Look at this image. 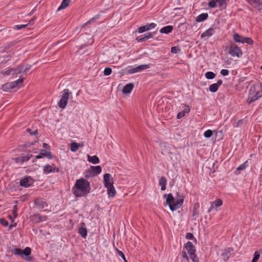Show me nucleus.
<instances>
[{
  "instance_id": "obj_1",
  "label": "nucleus",
  "mask_w": 262,
  "mask_h": 262,
  "mask_svg": "<svg viewBox=\"0 0 262 262\" xmlns=\"http://www.w3.org/2000/svg\"><path fill=\"white\" fill-rule=\"evenodd\" d=\"M90 183L86 180L81 178L77 180L72 188V192L77 198L86 196L91 191Z\"/></svg>"
},
{
  "instance_id": "obj_2",
  "label": "nucleus",
  "mask_w": 262,
  "mask_h": 262,
  "mask_svg": "<svg viewBox=\"0 0 262 262\" xmlns=\"http://www.w3.org/2000/svg\"><path fill=\"white\" fill-rule=\"evenodd\" d=\"M164 198L166 199V204L169 206L172 211L180 208L184 202L183 196L178 195L177 198L175 199L171 193L165 194Z\"/></svg>"
},
{
  "instance_id": "obj_3",
  "label": "nucleus",
  "mask_w": 262,
  "mask_h": 262,
  "mask_svg": "<svg viewBox=\"0 0 262 262\" xmlns=\"http://www.w3.org/2000/svg\"><path fill=\"white\" fill-rule=\"evenodd\" d=\"M261 97H262V86L258 83L255 84L250 89L247 101L249 103H251Z\"/></svg>"
},
{
  "instance_id": "obj_4",
  "label": "nucleus",
  "mask_w": 262,
  "mask_h": 262,
  "mask_svg": "<svg viewBox=\"0 0 262 262\" xmlns=\"http://www.w3.org/2000/svg\"><path fill=\"white\" fill-rule=\"evenodd\" d=\"M185 248L186 249L187 253L190 256V260L192 262H199V258L195 254V249L192 243L190 242H188Z\"/></svg>"
},
{
  "instance_id": "obj_5",
  "label": "nucleus",
  "mask_w": 262,
  "mask_h": 262,
  "mask_svg": "<svg viewBox=\"0 0 262 262\" xmlns=\"http://www.w3.org/2000/svg\"><path fill=\"white\" fill-rule=\"evenodd\" d=\"M229 54L232 57H237L239 58L243 55L242 50L236 44L231 43L228 47Z\"/></svg>"
},
{
  "instance_id": "obj_6",
  "label": "nucleus",
  "mask_w": 262,
  "mask_h": 262,
  "mask_svg": "<svg viewBox=\"0 0 262 262\" xmlns=\"http://www.w3.org/2000/svg\"><path fill=\"white\" fill-rule=\"evenodd\" d=\"M70 94H72V93L70 92L68 89L63 90L61 97L58 103L60 108L64 109L66 107Z\"/></svg>"
},
{
  "instance_id": "obj_7",
  "label": "nucleus",
  "mask_w": 262,
  "mask_h": 262,
  "mask_svg": "<svg viewBox=\"0 0 262 262\" xmlns=\"http://www.w3.org/2000/svg\"><path fill=\"white\" fill-rule=\"evenodd\" d=\"M102 170L100 166H91L90 169L88 170L85 177L88 178L90 177H94L101 173Z\"/></svg>"
},
{
  "instance_id": "obj_8",
  "label": "nucleus",
  "mask_w": 262,
  "mask_h": 262,
  "mask_svg": "<svg viewBox=\"0 0 262 262\" xmlns=\"http://www.w3.org/2000/svg\"><path fill=\"white\" fill-rule=\"evenodd\" d=\"M31 252V249L29 247H26L23 251L19 248H16L13 251V253L15 255H24L25 256H29Z\"/></svg>"
},
{
  "instance_id": "obj_9",
  "label": "nucleus",
  "mask_w": 262,
  "mask_h": 262,
  "mask_svg": "<svg viewBox=\"0 0 262 262\" xmlns=\"http://www.w3.org/2000/svg\"><path fill=\"white\" fill-rule=\"evenodd\" d=\"M103 181L104 186L107 188L113 186L114 181L111 174L105 173L103 176Z\"/></svg>"
},
{
  "instance_id": "obj_10",
  "label": "nucleus",
  "mask_w": 262,
  "mask_h": 262,
  "mask_svg": "<svg viewBox=\"0 0 262 262\" xmlns=\"http://www.w3.org/2000/svg\"><path fill=\"white\" fill-rule=\"evenodd\" d=\"M33 179L30 177H26L20 180L19 184L21 186L28 187L33 184Z\"/></svg>"
},
{
  "instance_id": "obj_11",
  "label": "nucleus",
  "mask_w": 262,
  "mask_h": 262,
  "mask_svg": "<svg viewBox=\"0 0 262 262\" xmlns=\"http://www.w3.org/2000/svg\"><path fill=\"white\" fill-rule=\"evenodd\" d=\"M56 171L57 172H59V168H56L54 165H50L49 164H47L43 167V172L45 174H48L50 172H53Z\"/></svg>"
},
{
  "instance_id": "obj_12",
  "label": "nucleus",
  "mask_w": 262,
  "mask_h": 262,
  "mask_svg": "<svg viewBox=\"0 0 262 262\" xmlns=\"http://www.w3.org/2000/svg\"><path fill=\"white\" fill-rule=\"evenodd\" d=\"M32 157V155L28 154L27 156L14 158L13 160L17 163L22 164L25 162L29 161Z\"/></svg>"
},
{
  "instance_id": "obj_13",
  "label": "nucleus",
  "mask_w": 262,
  "mask_h": 262,
  "mask_svg": "<svg viewBox=\"0 0 262 262\" xmlns=\"http://www.w3.org/2000/svg\"><path fill=\"white\" fill-rule=\"evenodd\" d=\"M200 205L199 203H195L193 206L192 211V217L194 220H196L199 216Z\"/></svg>"
},
{
  "instance_id": "obj_14",
  "label": "nucleus",
  "mask_w": 262,
  "mask_h": 262,
  "mask_svg": "<svg viewBox=\"0 0 262 262\" xmlns=\"http://www.w3.org/2000/svg\"><path fill=\"white\" fill-rule=\"evenodd\" d=\"M248 3L257 9L258 10H261L262 9V3L260 0H247Z\"/></svg>"
},
{
  "instance_id": "obj_15",
  "label": "nucleus",
  "mask_w": 262,
  "mask_h": 262,
  "mask_svg": "<svg viewBox=\"0 0 262 262\" xmlns=\"http://www.w3.org/2000/svg\"><path fill=\"white\" fill-rule=\"evenodd\" d=\"M233 251V249L231 248H228L224 250L223 253L221 254V256L224 262L228 260L231 255V252Z\"/></svg>"
},
{
  "instance_id": "obj_16",
  "label": "nucleus",
  "mask_w": 262,
  "mask_h": 262,
  "mask_svg": "<svg viewBox=\"0 0 262 262\" xmlns=\"http://www.w3.org/2000/svg\"><path fill=\"white\" fill-rule=\"evenodd\" d=\"M43 157H47L49 159H51L52 158V156L51 152L46 151L45 150L41 149L40 150V153L35 156L36 159H41Z\"/></svg>"
},
{
  "instance_id": "obj_17",
  "label": "nucleus",
  "mask_w": 262,
  "mask_h": 262,
  "mask_svg": "<svg viewBox=\"0 0 262 262\" xmlns=\"http://www.w3.org/2000/svg\"><path fill=\"white\" fill-rule=\"evenodd\" d=\"M223 81L222 80H219L216 83L212 84L210 85L209 88V91L213 93L216 92L218 90L219 86L221 85Z\"/></svg>"
},
{
  "instance_id": "obj_18",
  "label": "nucleus",
  "mask_w": 262,
  "mask_h": 262,
  "mask_svg": "<svg viewBox=\"0 0 262 262\" xmlns=\"http://www.w3.org/2000/svg\"><path fill=\"white\" fill-rule=\"evenodd\" d=\"M35 205L39 209H44L47 206V204L42 199H37L35 201Z\"/></svg>"
},
{
  "instance_id": "obj_19",
  "label": "nucleus",
  "mask_w": 262,
  "mask_h": 262,
  "mask_svg": "<svg viewBox=\"0 0 262 262\" xmlns=\"http://www.w3.org/2000/svg\"><path fill=\"white\" fill-rule=\"evenodd\" d=\"M78 232L82 237H85L86 236L88 231L84 223H81V226L79 228Z\"/></svg>"
},
{
  "instance_id": "obj_20",
  "label": "nucleus",
  "mask_w": 262,
  "mask_h": 262,
  "mask_svg": "<svg viewBox=\"0 0 262 262\" xmlns=\"http://www.w3.org/2000/svg\"><path fill=\"white\" fill-rule=\"evenodd\" d=\"M134 84L132 83H129L125 85L122 89V92L123 94H127L130 93L134 88Z\"/></svg>"
},
{
  "instance_id": "obj_21",
  "label": "nucleus",
  "mask_w": 262,
  "mask_h": 262,
  "mask_svg": "<svg viewBox=\"0 0 262 262\" xmlns=\"http://www.w3.org/2000/svg\"><path fill=\"white\" fill-rule=\"evenodd\" d=\"M152 37L151 33H147L143 35H141L137 37L136 40L138 42H143Z\"/></svg>"
},
{
  "instance_id": "obj_22",
  "label": "nucleus",
  "mask_w": 262,
  "mask_h": 262,
  "mask_svg": "<svg viewBox=\"0 0 262 262\" xmlns=\"http://www.w3.org/2000/svg\"><path fill=\"white\" fill-rule=\"evenodd\" d=\"M214 32V30L212 28H209L208 30H207L206 31H205L204 33H203L201 35V38H209V37L211 36Z\"/></svg>"
},
{
  "instance_id": "obj_23",
  "label": "nucleus",
  "mask_w": 262,
  "mask_h": 262,
  "mask_svg": "<svg viewBox=\"0 0 262 262\" xmlns=\"http://www.w3.org/2000/svg\"><path fill=\"white\" fill-rule=\"evenodd\" d=\"M23 79L24 78L20 77V78L18 80L13 82H10L9 85L11 86L12 89L16 88L17 86H19V85L22 84Z\"/></svg>"
},
{
  "instance_id": "obj_24",
  "label": "nucleus",
  "mask_w": 262,
  "mask_h": 262,
  "mask_svg": "<svg viewBox=\"0 0 262 262\" xmlns=\"http://www.w3.org/2000/svg\"><path fill=\"white\" fill-rule=\"evenodd\" d=\"M88 161L94 164H98L99 163V159L97 156H91L88 155Z\"/></svg>"
},
{
  "instance_id": "obj_25",
  "label": "nucleus",
  "mask_w": 262,
  "mask_h": 262,
  "mask_svg": "<svg viewBox=\"0 0 262 262\" xmlns=\"http://www.w3.org/2000/svg\"><path fill=\"white\" fill-rule=\"evenodd\" d=\"M173 30V27L172 26H167L162 28L160 32L161 33L168 34L172 32Z\"/></svg>"
},
{
  "instance_id": "obj_26",
  "label": "nucleus",
  "mask_w": 262,
  "mask_h": 262,
  "mask_svg": "<svg viewBox=\"0 0 262 262\" xmlns=\"http://www.w3.org/2000/svg\"><path fill=\"white\" fill-rule=\"evenodd\" d=\"M208 13H202L196 17L195 20L197 22H202V21L205 20V19H206L208 18Z\"/></svg>"
},
{
  "instance_id": "obj_27",
  "label": "nucleus",
  "mask_w": 262,
  "mask_h": 262,
  "mask_svg": "<svg viewBox=\"0 0 262 262\" xmlns=\"http://www.w3.org/2000/svg\"><path fill=\"white\" fill-rule=\"evenodd\" d=\"M233 38L234 40L236 42L242 43L245 37L239 35L238 33H236L234 34V35L233 36Z\"/></svg>"
},
{
  "instance_id": "obj_28",
  "label": "nucleus",
  "mask_w": 262,
  "mask_h": 262,
  "mask_svg": "<svg viewBox=\"0 0 262 262\" xmlns=\"http://www.w3.org/2000/svg\"><path fill=\"white\" fill-rule=\"evenodd\" d=\"M107 189L109 197H114L116 195V191L114 186L107 187Z\"/></svg>"
},
{
  "instance_id": "obj_29",
  "label": "nucleus",
  "mask_w": 262,
  "mask_h": 262,
  "mask_svg": "<svg viewBox=\"0 0 262 262\" xmlns=\"http://www.w3.org/2000/svg\"><path fill=\"white\" fill-rule=\"evenodd\" d=\"M167 184L166 179L164 177H162L159 180V185L161 186V190H165Z\"/></svg>"
},
{
  "instance_id": "obj_30",
  "label": "nucleus",
  "mask_w": 262,
  "mask_h": 262,
  "mask_svg": "<svg viewBox=\"0 0 262 262\" xmlns=\"http://www.w3.org/2000/svg\"><path fill=\"white\" fill-rule=\"evenodd\" d=\"M181 257L183 258V259L181 260V262H192L190 259H189L186 251L184 250H183L182 251Z\"/></svg>"
},
{
  "instance_id": "obj_31",
  "label": "nucleus",
  "mask_w": 262,
  "mask_h": 262,
  "mask_svg": "<svg viewBox=\"0 0 262 262\" xmlns=\"http://www.w3.org/2000/svg\"><path fill=\"white\" fill-rule=\"evenodd\" d=\"M70 3V0H63L60 6L58 7V10H60L63 9H65L68 6Z\"/></svg>"
},
{
  "instance_id": "obj_32",
  "label": "nucleus",
  "mask_w": 262,
  "mask_h": 262,
  "mask_svg": "<svg viewBox=\"0 0 262 262\" xmlns=\"http://www.w3.org/2000/svg\"><path fill=\"white\" fill-rule=\"evenodd\" d=\"M13 68L5 69L1 71V73L3 75H13Z\"/></svg>"
},
{
  "instance_id": "obj_33",
  "label": "nucleus",
  "mask_w": 262,
  "mask_h": 262,
  "mask_svg": "<svg viewBox=\"0 0 262 262\" xmlns=\"http://www.w3.org/2000/svg\"><path fill=\"white\" fill-rule=\"evenodd\" d=\"M35 18H32L30 21L29 23L28 24L26 25H16L15 26L14 28L16 30H20L24 28H25L26 26H27L28 25H32L34 23V20Z\"/></svg>"
},
{
  "instance_id": "obj_34",
  "label": "nucleus",
  "mask_w": 262,
  "mask_h": 262,
  "mask_svg": "<svg viewBox=\"0 0 262 262\" xmlns=\"http://www.w3.org/2000/svg\"><path fill=\"white\" fill-rule=\"evenodd\" d=\"M80 147V143L73 142L71 143V150L73 152H76Z\"/></svg>"
},
{
  "instance_id": "obj_35",
  "label": "nucleus",
  "mask_w": 262,
  "mask_h": 262,
  "mask_svg": "<svg viewBox=\"0 0 262 262\" xmlns=\"http://www.w3.org/2000/svg\"><path fill=\"white\" fill-rule=\"evenodd\" d=\"M164 150L167 154H172V152H171V148H174V146L171 145H170L168 143H165L164 145Z\"/></svg>"
},
{
  "instance_id": "obj_36",
  "label": "nucleus",
  "mask_w": 262,
  "mask_h": 262,
  "mask_svg": "<svg viewBox=\"0 0 262 262\" xmlns=\"http://www.w3.org/2000/svg\"><path fill=\"white\" fill-rule=\"evenodd\" d=\"M148 68H149V64H142L136 67L137 72H141Z\"/></svg>"
},
{
  "instance_id": "obj_37",
  "label": "nucleus",
  "mask_w": 262,
  "mask_h": 262,
  "mask_svg": "<svg viewBox=\"0 0 262 262\" xmlns=\"http://www.w3.org/2000/svg\"><path fill=\"white\" fill-rule=\"evenodd\" d=\"M18 68L22 73L28 71L30 69L31 66L21 64L18 66Z\"/></svg>"
},
{
  "instance_id": "obj_38",
  "label": "nucleus",
  "mask_w": 262,
  "mask_h": 262,
  "mask_svg": "<svg viewBox=\"0 0 262 262\" xmlns=\"http://www.w3.org/2000/svg\"><path fill=\"white\" fill-rule=\"evenodd\" d=\"M205 77L208 79H213L215 77V74L212 72H207L205 73Z\"/></svg>"
},
{
  "instance_id": "obj_39",
  "label": "nucleus",
  "mask_w": 262,
  "mask_h": 262,
  "mask_svg": "<svg viewBox=\"0 0 262 262\" xmlns=\"http://www.w3.org/2000/svg\"><path fill=\"white\" fill-rule=\"evenodd\" d=\"M247 43L248 45H252L253 44V40L249 37H245L242 43Z\"/></svg>"
},
{
  "instance_id": "obj_40",
  "label": "nucleus",
  "mask_w": 262,
  "mask_h": 262,
  "mask_svg": "<svg viewBox=\"0 0 262 262\" xmlns=\"http://www.w3.org/2000/svg\"><path fill=\"white\" fill-rule=\"evenodd\" d=\"M212 134H213L212 130L208 129L205 132V133H204V136L206 138H208L211 137L212 136Z\"/></svg>"
},
{
  "instance_id": "obj_41",
  "label": "nucleus",
  "mask_w": 262,
  "mask_h": 262,
  "mask_svg": "<svg viewBox=\"0 0 262 262\" xmlns=\"http://www.w3.org/2000/svg\"><path fill=\"white\" fill-rule=\"evenodd\" d=\"M260 256L259 252L255 251L252 262H257Z\"/></svg>"
},
{
  "instance_id": "obj_42",
  "label": "nucleus",
  "mask_w": 262,
  "mask_h": 262,
  "mask_svg": "<svg viewBox=\"0 0 262 262\" xmlns=\"http://www.w3.org/2000/svg\"><path fill=\"white\" fill-rule=\"evenodd\" d=\"M10 83H6L2 86V89L4 91H9L10 90L12 89L11 86L9 85Z\"/></svg>"
},
{
  "instance_id": "obj_43",
  "label": "nucleus",
  "mask_w": 262,
  "mask_h": 262,
  "mask_svg": "<svg viewBox=\"0 0 262 262\" xmlns=\"http://www.w3.org/2000/svg\"><path fill=\"white\" fill-rule=\"evenodd\" d=\"M112 72V69L111 68L107 67L105 68L103 73L105 76H108L111 74Z\"/></svg>"
},
{
  "instance_id": "obj_44",
  "label": "nucleus",
  "mask_w": 262,
  "mask_h": 262,
  "mask_svg": "<svg viewBox=\"0 0 262 262\" xmlns=\"http://www.w3.org/2000/svg\"><path fill=\"white\" fill-rule=\"evenodd\" d=\"M216 0H210L208 3V6L210 8H215L216 6Z\"/></svg>"
},
{
  "instance_id": "obj_45",
  "label": "nucleus",
  "mask_w": 262,
  "mask_h": 262,
  "mask_svg": "<svg viewBox=\"0 0 262 262\" xmlns=\"http://www.w3.org/2000/svg\"><path fill=\"white\" fill-rule=\"evenodd\" d=\"M217 3L219 4L220 7H226V0H216Z\"/></svg>"
},
{
  "instance_id": "obj_46",
  "label": "nucleus",
  "mask_w": 262,
  "mask_h": 262,
  "mask_svg": "<svg viewBox=\"0 0 262 262\" xmlns=\"http://www.w3.org/2000/svg\"><path fill=\"white\" fill-rule=\"evenodd\" d=\"M247 166V162H245L244 163H243V164L239 165L237 168V170H244L245 169V168Z\"/></svg>"
},
{
  "instance_id": "obj_47",
  "label": "nucleus",
  "mask_w": 262,
  "mask_h": 262,
  "mask_svg": "<svg viewBox=\"0 0 262 262\" xmlns=\"http://www.w3.org/2000/svg\"><path fill=\"white\" fill-rule=\"evenodd\" d=\"M12 214L14 216V218H16L17 216V205H15L13 206V208L12 210Z\"/></svg>"
},
{
  "instance_id": "obj_48",
  "label": "nucleus",
  "mask_w": 262,
  "mask_h": 262,
  "mask_svg": "<svg viewBox=\"0 0 262 262\" xmlns=\"http://www.w3.org/2000/svg\"><path fill=\"white\" fill-rule=\"evenodd\" d=\"M213 203L216 207H218L223 204V201L221 199H217L213 202Z\"/></svg>"
},
{
  "instance_id": "obj_49",
  "label": "nucleus",
  "mask_w": 262,
  "mask_h": 262,
  "mask_svg": "<svg viewBox=\"0 0 262 262\" xmlns=\"http://www.w3.org/2000/svg\"><path fill=\"white\" fill-rule=\"evenodd\" d=\"M146 31H148L146 25L140 27L138 30L140 33H143Z\"/></svg>"
},
{
  "instance_id": "obj_50",
  "label": "nucleus",
  "mask_w": 262,
  "mask_h": 262,
  "mask_svg": "<svg viewBox=\"0 0 262 262\" xmlns=\"http://www.w3.org/2000/svg\"><path fill=\"white\" fill-rule=\"evenodd\" d=\"M128 73L129 74L137 73L136 71V67H129L128 70Z\"/></svg>"
},
{
  "instance_id": "obj_51",
  "label": "nucleus",
  "mask_w": 262,
  "mask_h": 262,
  "mask_svg": "<svg viewBox=\"0 0 262 262\" xmlns=\"http://www.w3.org/2000/svg\"><path fill=\"white\" fill-rule=\"evenodd\" d=\"M156 26V24L153 23L146 25L148 31L155 28Z\"/></svg>"
},
{
  "instance_id": "obj_52",
  "label": "nucleus",
  "mask_w": 262,
  "mask_h": 262,
  "mask_svg": "<svg viewBox=\"0 0 262 262\" xmlns=\"http://www.w3.org/2000/svg\"><path fill=\"white\" fill-rule=\"evenodd\" d=\"M0 223L1 224L5 226V227H6L8 225V222L7 221H6L5 219H0Z\"/></svg>"
},
{
  "instance_id": "obj_53",
  "label": "nucleus",
  "mask_w": 262,
  "mask_h": 262,
  "mask_svg": "<svg viewBox=\"0 0 262 262\" xmlns=\"http://www.w3.org/2000/svg\"><path fill=\"white\" fill-rule=\"evenodd\" d=\"M117 252L118 255L122 258L124 261L127 262L124 253L121 251H120L119 250H117Z\"/></svg>"
},
{
  "instance_id": "obj_54",
  "label": "nucleus",
  "mask_w": 262,
  "mask_h": 262,
  "mask_svg": "<svg viewBox=\"0 0 262 262\" xmlns=\"http://www.w3.org/2000/svg\"><path fill=\"white\" fill-rule=\"evenodd\" d=\"M185 112L182 111L178 114L177 118L179 119H181L185 116Z\"/></svg>"
},
{
  "instance_id": "obj_55",
  "label": "nucleus",
  "mask_w": 262,
  "mask_h": 262,
  "mask_svg": "<svg viewBox=\"0 0 262 262\" xmlns=\"http://www.w3.org/2000/svg\"><path fill=\"white\" fill-rule=\"evenodd\" d=\"M229 71L226 69H223L221 71V74L223 76H227L229 74Z\"/></svg>"
},
{
  "instance_id": "obj_56",
  "label": "nucleus",
  "mask_w": 262,
  "mask_h": 262,
  "mask_svg": "<svg viewBox=\"0 0 262 262\" xmlns=\"http://www.w3.org/2000/svg\"><path fill=\"white\" fill-rule=\"evenodd\" d=\"M21 73V72L19 70L18 67L17 68L13 69V75H14V74L17 75V74H19Z\"/></svg>"
},
{
  "instance_id": "obj_57",
  "label": "nucleus",
  "mask_w": 262,
  "mask_h": 262,
  "mask_svg": "<svg viewBox=\"0 0 262 262\" xmlns=\"http://www.w3.org/2000/svg\"><path fill=\"white\" fill-rule=\"evenodd\" d=\"M187 239H192L194 238L193 235L191 233H187L186 236Z\"/></svg>"
},
{
  "instance_id": "obj_58",
  "label": "nucleus",
  "mask_w": 262,
  "mask_h": 262,
  "mask_svg": "<svg viewBox=\"0 0 262 262\" xmlns=\"http://www.w3.org/2000/svg\"><path fill=\"white\" fill-rule=\"evenodd\" d=\"M179 50L177 47H173L171 49V52L173 53H177Z\"/></svg>"
},
{
  "instance_id": "obj_59",
  "label": "nucleus",
  "mask_w": 262,
  "mask_h": 262,
  "mask_svg": "<svg viewBox=\"0 0 262 262\" xmlns=\"http://www.w3.org/2000/svg\"><path fill=\"white\" fill-rule=\"evenodd\" d=\"M27 130L31 135H35L37 133V130H35L34 132H32L31 129H30V128H28L27 129Z\"/></svg>"
},
{
  "instance_id": "obj_60",
  "label": "nucleus",
  "mask_w": 262,
  "mask_h": 262,
  "mask_svg": "<svg viewBox=\"0 0 262 262\" xmlns=\"http://www.w3.org/2000/svg\"><path fill=\"white\" fill-rule=\"evenodd\" d=\"M190 108L189 106H186L185 108L183 110V112H185V113H188L190 112Z\"/></svg>"
},
{
  "instance_id": "obj_61",
  "label": "nucleus",
  "mask_w": 262,
  "mask_h": 262,
  "mask_svg": "<svg viewBox=\"0 0 262 262\" xmlns=\"http://www.w3.org/2000/svg\"><path fill=\"white\" fill-rule=\"evenodd\" d=\"M43 147L45 148H48L49 147V146L47 143H43Z\"/></svg>"
},
{
  "instance_id": "obj_62",
  "label": "nucleus",
  "mask_w": 262,
  "mask_h": 262,
  "mask_svg": "<svg viewBox=\"0 0 262 262\" xmlns=\"http://www.w3.org/2000/svg\"><path fill=\"white\" fill-rule=\"evenodd\" d=\"M9 217L11 220L12 222H14V219L12 217L11 215H9Z\"/></svg>"
},
{
  "instance_id": "obj_63",
  "label": "nucleus",
  "mask_w": 262,
  "mask_h": 262,
  "mask_svg": "<svg viewBox=\"0 0 262 262\" xmlns=\"http://www.w3.org/2000/svg\"><path fill=\"white\" fill-rule=\"evenodd\" d=\"M16 225V223H15L14 225H11L9 227V228L10 229L12 227H15Z\"/></svg>"
},
{
  "instance_id": "obj_64",
  "label": "nucleus",
  "mask_w": 262,
  "mask_h": 262,
  "mask_svg": "<svg viewBox=\"0 0 262 262\" xmlns=\"http://www.w3.org/2000/svg\"><path fill=\"white\" fill-rule=\"evenodd\" d=\"M258 252H259V254L260 253H262V248L259 249V251Z\"/></svg>"
}]
</instances>
